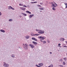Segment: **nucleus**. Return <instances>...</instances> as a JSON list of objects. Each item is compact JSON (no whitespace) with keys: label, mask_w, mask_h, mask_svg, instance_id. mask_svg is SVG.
Segmentation results:
<instances>
[{"label":"nucleus","mask_w":67,"mask_h":67,"mask_svg":"<svg viewBox=\"0 0 67 67\" xmlns=\"http://www.w3.org/2000/svg\"><path fill=\"white\" fill-rule=\"evenodd\" d=\"M36 31H39L38 32V33L39 34H43V33H44L45 32L44 30H42L39 29H36Z\"/></svg>","instance_id":"obj_1"},{"label":"nucleus","mask_w":67,"mask_h":67,"mask_svg":"<svg viewBox=\"0 0 67 67\" xmlns=\"http://www.w3.org/2000/svg\"><path fill=\"white\" fill-rule=\"evenodd\" d=\"M23 45H24L23 47L24 49H26H26H28V47H27L28 46V44H27V43H26L25 44H23Z\"/></svg>","instance_id":"obj_2"},{"label":"nucleus","mask_w":67,"mask_h":67,"mask_svg":"<svg viewBox=\"0 0 67 67\" xmlns=\"http://www.w3.org/2000/svg\"><path fill=\"white\" fill-rule=\"evenodd\" d=\"M3 66L5 67H8L9 66V65L8 63H6L5 62H3Z\"/></svg>","instance_id":"obj_3"},{"label":"nucleus","mask_w":67,"mask_h":67,"mask_svg":"<svg viewBox=\"0 0 67 67\" xmlns=\"http://www.w3.org/2000/svg\"><path fill=\"white\" fill-rule=\"evenodd\" d=\"M38 38L40 39L41 38L42 40H44V39H45L46 38H45V37H42L41 36H40V37H38Z\"/></svg>","instance_id":"obj_4"},{"label":"nucleus","mask_w":67,"mask_h":67,"mask_svg":"<svg viewBox=\"0 0 67 67\" xmlns=\"http://www.w3.org/2000/svg\"><path fill=\"white\" fill-rule=\"evenodd\" d=\"M8 8L9 9H12V10H14V8L10 6H8Z\"/></svg>","instance_id":"obj_5"},{"label":"nucleus","mask_w":67,"mask_h":67,"mask_svg":"<svg viewBox=\"0 0 67 67\" xmlns=\"http://www.w3.org/2000/svg\"><path fill=\"white\" fill-rule=\"evenodd\" d=\"M20 9L22 10H23V11H25V9H26V8L24 7H20Z\"/></svg>","instance_id":"obj_6"},{"label":"nucleus","mask_w":67,"mask_h":67,"mask_svg":"<svg viewBox=\"0 0 67 67\" xmlns=\"http://www.w3.org/2000/svg\"><path fill=\"white\" fill-rule=\"evenodd\" d=\"M25 38L26 39H29L30 38V36L29 35H27L25 36Z\"/></svg>","instance_id":"obj_7"},{"label":"nucleus","mask_w":67,"mask_h":67,"mask_svg":"<svg viewBox=\"0 0 67 67\" xmlns=\"http://www.w3.org/2000/svg\"><path fill=\"white\" fill-rule=\"evenodd\" d=\"M51 4H52V6L53 7H55V8H56V6H55V4H53V3H51Z\"/></svg>","instance_id":"obj_8"},{"label":"nucleus","mask_w":67,"mask_h":67,"mask_svg":"<svg viewBox=\"0 0 67 67\" xmlns=\"http://www.w3.org/2000/svg\"><path fill=\"white\" fill-rule=\"evenodd\" d=\"M38 65L40 66H43V63H41L38 64Z\"/></svg>","instance_id":"obj_9"},{"label":"nucleus","mask_w":67,"mask_h":67,"mask_svg":"<svg viewBox=\"0 0 67 67\" xmlns=\"http://www.w3.org/2000/svg\"><path fill=\"white\" fill-rule=\"evenodd\" d=\"M60 40L61 41H64L65 40V39L63 38H61L60 39Z\"/></svg>","instance_id":"obj_10"},{"label":"nucleus","mask_w":67,"mask_h":67,"mask_svg":"<svg viewBox=\"0 0 67 67\" xmlns=\"http://www.w3.org/2000/svg\"><path fill=\"white\" fill-rule=\"evenodd\" d=\"M29 46H30V47H31L32 48H34V46L33 45L30 44L29 45Z\"/></svg>","instance_id":"obj_11"},{"label":"nucleus","mask_w":67,"mask_h":67,"mask_svg":"<svg viewBox=\"0 0 67 67\" xmlns=\"http://www.w3.org/2000/svg\"><path fill=\"white\" fill-rule=\"evenodd\" d=\"M34 16V14L30 15L29 16V18H31L32 17V16Z\"/></svg>","instance_id":"obj_12"},{"label":"nucleus","mask_w":67,"mask_h":67,"mask_svg":"<svg viewBox=\"0 0 67 67\" xmlns=\"http://www.w3.org/2000/svg\"><path fill=\"white\" fill-rule=\"evenodd\" d=\"M0 31L1 32H2V33H5V31L3 29L0 30Z\"/></svg>","instance_id":"obj_13"},{"label":"nucleus","mask_w":67,"mask_h":67,"mask_svg":"<svg viewBox=\"0 0 67 67\" xmlns=\"http://www.w3.org/2000/svg\"><path fill=\"white\" fill-rule=\"evenodd\" d=\"M21 14H23V15H24V16H26V15H27V14H25L24 13H21Z\"/></svg>","instance_id":"obj_14"},{"label":"nucleus","mask_w":67,"mask_h":67,"mask_svg":"<svg viewBox=\"0 0 67 67\" xmlns=\"http://www.w3.org/2000/svg\"><path fill=\"white\" fill-rule=\"evenodd\" d=\"M39 9L40 10H44V8L43 7L40 8H39Z\"/></svg>","instance_id":"obj_15"},{"label":"nucleus","mask_w":67,"mask_h":67,"mask_svg":"<svg viewBox=\"0 0 67 67\" xmlns=\"http://www.w3.org/2000/svg\"><path fill=\"white\" fill-rule=\"evenodd\" d=\"M26 13H29V14H31V13L29 11H26Z\"/></svg>","instance_id":"obj_16"},{"label":"nucleus","mask_w":67,"mask_h":67,"mask_svg":"<svg viewBox=\"0 0 67 67\" xmlns=\"http://www.w3.org/2000/svg\"><path fill=\"white\" fill-rule=\"evenodd\" d=\"M9 22H12L13 21V19H10L9 20Z\"/></svg>","instance_id":"obj_17"},{"label":"nucleus","mask_w":67,"mask_h":67,"mask_svg":"<svg viewBox=\"0 0 67 67\" xmlns=\"http://www.w3.org/2000/svg\"><path fill=\"white\" fill-rule=\"evenodd\" d=\"M55 8V7H53L52 8V10H54V11H55V10H56V8Z\"/></svg>","instance_id":"obj_18"},{"label":"nucleus","mask_w":67,"mask_h":67,"mask_svg":"<svg viewBox=\"0 0 67 67\" xmlns=\"http://www.w3.org/2000/svg\"><path fill=\"white\" fill-rule=\"evenodd\" d=\"M11 56L12 57H13V58H14L15 57V55L14 54H13Z\"/></svg>","instance_id":"obj_19"},{"label":"nucleus","mask_w":67,"mask_h":67,"mask_svg":"<svg viewBox=\"0 0 67 67\" xmlns=\"http://www.w3.org/2000/svg\"><path fill=\"white\" fill-rule=\"evenodd\" d=\"M34 45H36L37 44V43L36 42H34Z\"/></svg>","instance_id":"obj_20"},{"label":"nucleus","mask_w":67,"mask_h":67,"mask_svg":"<svg viewBox=\"0 0 67 67\" xmlns=\"http://www.w3.org/2000/svg\"><path fill=\"white\" fill-rule=\"evenodd\" d=\"M38 35H40L39 34H37L34 35V36H38Z\"/></svg>","instance_id":"obj_21"},{"label":"nucleus","mask_w":67,"mask_h":67,"mask_svg":"<svg viewBox=\"0 0 67 67\" xmlns=\"http://www.w3.org/2000/svg\"><path fill=\"white\" fill-rule=\"evenodd\" d=\"M63 65H66V63H65V62L64 61L63 62Z\"/></svg>","instance_id":"obj_22"},{"label":"nucleus","mask_w":67,"mask_h":67,"mask_svg":"<svg viewBox=\"0 0 67 67\" xmlns=\"http://www.w3.org/2000/svg\"><path fill=\"white\" fill-rule=\"evenodd\" d=\"M43 44H46V42L45 41H43Z\"/></svg>","instance_id":"obj_23"},{"label":"nucleus","mask_w":67,"mask_h":67,"mask_svg":"<svg viewBox=\"0 0 67 67\" xmlns=\"http://www.w3.org/2000/svg\"><path fill=\"white\" fill-rule=\"evenodd\" d=\"M34 41H37V40L35 38H34Z\"/></svg>","instance_id":"obj_24"},{"label":"nucleus","mask_w":67,"mask_h":67,"mask_svg":"<svg viewBox=\"0 0 67 67\" xmlns=\"http://www.w3.org/2000/svg\"><path fill=\"white\" fill-rule=\"evenodd\" d=\"M31 36H34V34L32 32L31 33Z\"/></svg>","instance_id":"obj_25"},{"label":"nucleus","mask_w":67,"mask_h":67,"mask_svg":"<svg viewBox=\"0 0 67 67\" xmlns=\"http://www.w3.org/2000/svg\"><path fill=\"white\" fill-rule=\"evenodd\" d=\"M23 4H19V5L20 6H23Z\"/></svg>","instance_id":"obj_26"},{"label":"nucleus","mask_w":67,"mask_h":67,"mask_svg":"<svg viewBox=\"0 0 67 67\" xmlns=\"http://www.w3.org/2000/svg\"><path fill=\"white\" fill-rule=\"evenodd\" d=\"M37 6L38 7H42V6L40 5H37Z\"/></svg>","instance_id":"obj_27"},{"label":"nucleus","mask_w":67,"mask_h":67,"mask_svg":"<svg viewBox=\"0 0 67 67\" xmlns=\"http://www.w3.org/2000/svg\"><path fill=\"white\" fill-rule=\"evenodd\" d=\"M59 66H60V67H63V65H59Z\"/></svg>","instance_id":"obj_28"},{"label":"nucleus","mask_w":67,"mask_h":67,"mask_svg":"<svg viewBox=\"0 0 67 67\" xmlns=\"http://www.w3.org/2000/svg\"><path fill=\"white\" fill-rule=\"evenodd\" d=\"M23 7H25L26 8V7H27V6L25 5H23Z\"/></svg>","instance_id":"obj_29"},{"label":"nucleus","mask_w":67,"mask_h":67,"mask_svg":"<svg viewBox=\"0 0 67 67\" xmlns=\"http://www.w3.org/2000/svg\"><path fill=\"white\" fill-rule=\"evenodd\" d=\"M36 67H41V66H38V65L36 64Z\"/></svg>","instance_id":"obj_30"},{"label":"nucleus","mask_w":67,"mask_h":67,"mask_svg":"<svg viewBox=\"0 0 67 67\" xmlns=\"http://www.w3.org/2000/svg\"><path fill=\"white\" fill-rule=\"evenodd\" d=\"M63 59L65 61H66V58H63Z\"/></svg>","instance_id":"obj_31"},{"label":"nucleus","mask_w":67,"mask_h":67,"mask_svg":"<svg viewBox=\"0 0 67 67\" xmlns=\"http://www.w3.org/2000/svg\"><path fill=\"white\" fill-rule=\"evenodd\" d=\"M60 62H63V59H60Z\"/></svg>","instance_id":"obj_32"},{"label":"nucleus","mask_w":67,"mask_h":67,"mask_svg":"<svg viewBox=\"0 0 67 67\" xmlns=\"http://www.w3.org/2000/svg\"><path fill=\"white\" fill-rule=\"evenodd\" d=\"M47 42L48 43H50V41H49V40H47Z\"/></svg>","instance_id":"obj_33"},{"label":"nucleus","mask_w":67,"mask_h":67,"mask_svg":"<svg viewBox=\"0 0 67 67\" xmlns=\"http://www.w3.org/2000/svg\"><path fill=\"white\" fill-rule=\"evenodd\" d=\"M2 15V13H1V12H0V16H1Z\"/></svg>","instance_id":"obj_34"},{"label":"nucleus","mask_w":67,"mask_h":67,"mask_svg":"<svg viewBox=\"0 0 67 67\" xmlns=\"http://www.w3.org/2000/svg\"><path fill=\"white\" fill-rule=\"evenodd\" d=\"M61 45V44H60V43H59L58 44V46H60Z\"/></svg>","instance_id":"obj_35"},{"label":"nucleus","mask_w":67,"mask_h":67,"mask_svg":"<svg viewBox=\"0 0 67 67\" xmlns=\"http://www.w3.org/2000/svg\"><path fill=\"white\" fill-rule=\"evenodd\" d=\"M37 3V2H34V3Z\"/></svg>","instance_id":"obj_36"},{"label":"nucleus","mask_w":67,"mask_h":67,"mask_svg":"<svg viewBox=\"0 0 67 67\" xmlns=\"http://www.w3.org/2000/svg\"><path fill=\"white\" fill-rule=\"evenodd\" d=\"M40 4L41 5H42V4H43V3H40Z\"/></svg>","instance_id":"obj_37"},{"label":"nucleus","mask_w":67,"mask_h":67,"mask_svg":"<svg viewBox=\"0 0 67 67\" xmlns=\"http://www.w3.org/2000/svg\"><path fill=\"white\" fill-rule=\"evenodd\" d=\"M64 4H65L66 5H67V3H64Z\"/></svg>","instance_id":"obj_38"},{"label":"nucleus","mask_w":67,"mask_h":67,"mask_svg":"<svg viewBox=\"0 0 67 67\" xmlns=\"http://www.w3.org/2000/svg\"><path fill=\"white\" fill-rule=\"evenodd\" d=\"M27 7H28V8H29L30 7V6H29V5H27Z\"/></svg>","instance_id":"obj_39"},{"label":"nucleus","mask_w":67,"mask_h":67,"mask_svg":"<svg viewBox=\"0 0 67 67\" xmlns=\"http://www.w3.org/2000/svg\"><path fill=\"white\" fill-rule=\"evenodd\" d=\"M55 4H56L57 7V4L56 3H55Z\"/></svg>","instance_id":"obj_40"},{"label":"nucleus","mask_w":67,"mask_h":67,"mask_svg":"<svg viewBox=\"0 0 67 67\" xmlns=\"http://www.w3.org/2000/svg\"><path fill=\"white\" fill-rule=\"evenodd\" d=\"M64 47H67V46H64Z\"/></svg>","instance_id":"obj_41"},{"label":"nucleus","mask_w":67,"mask_h":67,"mask_svg":"<svg viewBox=\"0 0 67 67\" xmlns=\"http://www.w3.org/2000/svg\"><path fill=\"white\" fill-rule=\"evenodd\" d=\"M32 40H34V37H32Z\"/></svg>","instance_id":"obj_42"},{"label":"nucleus","mask_w":67,"mask_h":67,"mask_svg":"<svg viewBox=\"0 0 67 67\" xmlns=\"http://www.w3.org/2000/svg\"><path fill=\"white\" fill-rule=\"evenodd\" d=\"M30 3H34V2H31Z\"/></svg>","instance_id":"obj_43"},{"label":"nucleus","mask_w":67,"mask_h":67,"mask_svg":"<svg viewBox=\"0 0 67 67\" xmlns=\"http://www.w3.org/2000/svg\"><path fill=\"white\" fill-rule=\"evenodd\" d=\"M50 54H52V52H50Z\"/></svg>","instance_id":"obj_44"},{"label":"nucleus","mask_w":67,"mask_h":67,"mask_svg":"<svg viewBox=\"0 0 67 67\" xmlns=\"http://www.w3.org/2000/svg\"><path fill=\"white\" fill-rule=\"evenodd\" d=\"M19 17L20 18H21V16H19Z\"/></svg>","instance_id":"obj_45"},{"label":"nucleus","mask_w":67,"mask_h":67,"mask_svg":"<svg viewBox=\"0 0 67 67\" xmlns=\"http://www.w3.org/2000/svg\"><path fill=\"white\" fill-rule=\"evenodd\" d=\"M65 8H67V6H66L65 7Z\"/></svg>","instance_id":"obj_46"},{"label":"nucleus","mask_w":67,"mask_h":67,"mask_svg":"<svg viewBox=\"0 0 67 67\" xmlns=\"http://www.w3.org/2000/svg\"><path fill=\"white\" fill-rule=\"evenodd\" d=\"M40 41H41V42H43V41L41 40H40Z\"/></svg>","instance_id":"obj_47"},{"label":"nucleus","mask_w":67,"mask_h":67,"mask_svg":"<svg viewBox=\"0 0 67 67\" xmlns=\"http://www.w3.org/2000/svg\"><path fill=\"white\" fill-rule=\"evenodd\" d=\"M40 12H42V10H40Z\"/></svg>","instance_id":"obj_48"},{"label":"nucleus","mask_w":67,"mask_h":67,"mask_svg":"<svg viewBox=\"0 0 67 67\" xmlns=\"http://www.w3.org/2000/svg\"><path fill=\"white\" fill-rule=\"evenodd\" d=\"M31 1H34V0H31Z\"/></svg>","instance_id":"obj_49"},{"label":"nucleus","mask_w":67,"mask_h":67,"mask_svg":"<svg viewBox=\"0 0 67 67\" xmlns=\"http://www.w3.org/2000/svg\"><path fill=\"white\" fill-rule=\"evenodd\" d=\"M62 47V46H60L59 47Z\"/></svg>","instance_id":"obj_50"},{"label":"nucleus","mask_w":67,"mask_h":67,"mask_svg":"<svg viewBox=\"0 0 67 67\" xmlns=\"http://www.w3.org/2000/svg\"><path fill=\"white\" fill-rule=\"evenodd\" d=\"M33 43H34V41H33Z\"/></svg>","instance_id":"obj_51"},{"label":"nucleus","mask_w":67,"mask_h":67,"mask_svg":"<svg viewBox=\"0 0 67 67\" xmlns=\"http://www.w3.org/2000/svg\"><path fill=\"white\" fill-rule=\"evenodd\" d=\"M19 48H20V47H19Z\"/></svg>","instance_id":"obj_52"},{"label":"nucleus","mask_w":67,"mask_h":67,"mask_svg":"<svg viewBox=\"0 0 67 67\" xmlns=\"http://www.w3.org/2000/svg\"><path fill=\"white\" fill-rule=\"evenodd\" d=\"M66 55H67V53L66 54Z\"/></svg>","instance_id":"obj_53"},{"label":"nucleus","mask_w":67,"mask_h":67,"mask_svg":"<svg viewBox=\"0 0 67 67\" xmlns=\"http://www.w3.org/2000/svg\"><path fill=\"white\" fill-rule=\"evenodd\" d=\"M58 51H59V50H58Z\"/></svg>","instance_id":"obj_54"}]
</instances>
